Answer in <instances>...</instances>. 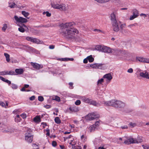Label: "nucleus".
Listing matches in <instances>:
<instances>
[{
  "instance_id": "f257e3e1",
  "label": "nucleus",
  "mask_w": 149,
  "mask_h": 149,
  "mask_svg": "<svg viewBox=\"0 0 149 149\" xmlns=\"http://www.w3.org/2000/svg\"><path fill=\"white\" fill-rule=\"evenodd\" d=\"M74 25V23L73 22L60 24V29L59 30L60 34L67 38L74 37L75 33H79L78 31L73 28V26Z\"/></svg>"
},
{
  "instance_id": "f03ea898",
  "label": "nucleus",
  "mask_w": 149,
  "mask_h": 149,
  "mask_svg": "<svg viewBox=\"0 0 149 149\" xmlns=\"http://www.w3.org/2000/svg\"><path fill=\"white\" fill-rule=\"evenodd\" d=\"M112 53L114 55L121 56L127 57L129 56V54L127 52L117 49H112Z\"/></svg>"
},
{
  "instance_id": "7ed1b4c3",
  "label": "nucleus",
  "mask_w": 149,
  "mask_h": 149,
  "mask_svg": "<svg viewBox=\"0 0 149 149\" xmlns=\"http://www.w3.org/2000/svg\"><path fill=\"white\" fill-rule=\"evenodd\" d=\"M51 5L53 8L59 10H60L66 11L67 9V6L65 4H59L54 2L51 3Z\"/></svg>"
},
{
  "instance_id": "20e7f679",
  "label": "nucleus",
  "mask_w": 149,
  "mask_h": 149,
  "mask_svg": "<svg viewBox=\"0 0 149 149\" xmlns=\"http://www.w3.org/2000/svg\"><path fill=\"white\" fill-rule=\"evenodd\" d=\"M112 27L113 31L118 32L119 30V24L120 22L118 19H111Z\"/></svg>"
},
{
  "instance_id": "39448f33",
  "label": "nucleus",
  "mask_w": 149,
  "mask_h": 149,
  "mask_svg": "<svg viewBox=\"0 0 149 149\" xmlns=\"http://www.w3.org/2000/svg\"><path fill=\"white\" fill-rule=\"evenodd\" d=\"M81 99L83 102L85 103L92 104L94 106H96L97 104V103L95 101L85 96L81 97Z\"/></svg>"
},
{
  "instance_id": "423d86ee",
  "label": "nucleus",
  "mask_w": 149,
  "mask_h": 149,
  "mask_svg": "<svg viewBox=\"0 0 149 149\" xmlns=\"http://www.w3.org/2000/svg\"><path fill=\"white\" fill-rule=\"evenodd\" d=\"M31 132V130L29 129L25 134V140L29 143H31L33 141V136Z\"/></svg>"
},
{
  "instance_id": "0eeeda50",
  "label": "nucleus",
  "mask_w": 149,
  "mask_h": 149,
  "mask_svg": "<svg viewBox=\"0 0 149 149\" xmlns=\"http://www.w3.org/2000/svg\"><path fill=\"white\" fill-rule=\"evenodd\" d=\"M16 23L18 25L21 26L22 24L27 22V19H15ZM18 30L20 32L23 33L24 32V29L22 27H20L18 28Z\"/></svg>"
},
{
  "instance_id": "6e6552de",
  "label": "nucleus",
  "mask_w": 149,
  "mask_h": 149,
  "mask_svg": "<svg viewBox=\"0 0 149 149\" xmlns=\"http://www.w3.org/2000/svg\"><path fill=\"white\" fill-rule=\"evenodd\" d=\"M90 66L93 68H98L104 70L106 68L104 64L102 63H95L91 65Z\"/></svg>"
},
{
  "instance_id": "1a4fd4ad",
  "label": "nucleus",
  "mask_w": 149,
  "mask_h": 149,
  "mask_svg": "<svg viewBox=\"0 0 149 149\" xmlns=\"http://www.w3.org/2000/svg\"><path fill=\"white\" fill-rule=\"evenodd\" d=\"M99 115L97 114L93 113L91 114H88L86 116V119L89 120H91L94 119L99 118Z\"/></svg>"
},
{
  "instance_id": "9d476101",
  "label": "nucleus",
  "mask_w": 149,
  "mask_h": 149,
  "mask_svg": "<svg viewBox=\"0 0 149 149\" xmlns=\"http://www.w3.org/2000/svg\"><path fill=\"white\" fill-rule=\"evenodd\" d=\"M125 106L124 103L120 101H115L114 107L118 108H123Z\"/></svg>"
},
{
  "instance_id": "9b49d317",
  "label": "nucleus",
  "mask_w": 149,
  "mask_h": 149,
  "mask_svg": "<svg viewBox=\"0 0 149 149\" xmlns=\"http://www.w3.org/2000/svg\"><path fill=\"white\" fill-rule=\"evenodd\" d=\"M115 100H113L107 101H104L103 103L105 106H113L114 107Z\"/></svg>"
},
{
  "instance_id": "f8f14e48",
  "label": "nucleus",
  "mask_w": 149,
  "mask_h": 149,
  "mask_svg": "<svg viewBox=\"0 0 149 149\" xmlns=\"http://www.w3.org/2000/svg\"><path fill=\"white\" fill-rule=\"evenodd\" d=\"M124 143L127 144L136 143V139H134L132 137H129L127 140L125 141Z\"/></svg>"
},
{
  "instance_id": "ddd939ff",
  "label": "nucleus",
  "mask_w": 149,
  "mask_h": 149,
  "mask_svg": "<svg viewBox=\"0 0 149 149\" xmlns=\"http://www.w3.org/2000/svg\"><path fill=\"white\" fill-rule=\"evenodd\" d=\"M31 65L33 67V68L37 70H39L42 68L43 67L42 65L38 64L36 63L31 62Z\"/></svg>"
},
{
  "instance_id": "4468645a",
  "label": "nucleus",
  "mask_w": 149,
  "mask_h": 149,
  "mask_svg": "<svg viewBox=\"0 0 149 149\" xmlns=\"http://www.w3.org/2000/svg\"><path fill=\"white\" fill-rule=\"evenodd\" d=\"M136 60L140 62L149 63V58L138 57H136Z\"/></svg>"
},
{
  "instance_id": "2eb2a0df",
  "label": "nucleus",
  "mask_w": 149,
  "mask_h": 149,
  "mask_svg": "<svg viewBox=\"0 0 149 149\" xmlns=\"http://www.w3.org/2000/svg\"><path fill=\"white\" fill-rule=\"evenodd\" d=\"M112 49L109 47L103 46L102 52L107 53H112Z\"/></svg>"
},
{
  "instance_id": "dca6fc26",
  "label": "nucleus",
  "mask_w": 149,
  "mask_h": 149,
  "mask_svg": "<svg viewBox=\"0 0 149 149\" xmlns=\"http://www.w3.org/2000/svg\"><path fill=\"white\" fill-rule=\"evenodd\" d=\"M133 15H131L130 19H134L137 17L139 15L138 11L136 9H134L132 10Z\"/></svg>"
},
{
  "instance_id": "f3484780",
  "label": "nucleus",
  "mask_w": 149,
  "mask_h": 149,
  "mask_svg": "<svg viewBox=\"0 0 149 149\" xmlns=\"http://www.w3.org/2000/svg\"><path fill=\"white\" fill-rule=\"evenodd\" d=\"M140 76L142 77L149 79L148 73L145 70L143 72H141L139 74Z\"/></svg>"
},
{
  "instance_id": "a211bd4d",
  "label": "nucleus",
  "mask_w": 149,
  "mask_h": 149,
  "mask_svg": "<svg viewBox=\"0 0 149 149\" xmlns=\"http://www.w3.org/2000/svg\"><path fill=\"white\" fill-rule=\"evenodd\" d=\"M8 7L11 8H14L15 7L19 8L18 6L15 3L13 0H11L8 2Z\"/></svg>"
},
{
  "instance_id": "6ab92c4d",
  "label": "nucleus",
  "mask_w": 149,
  "mask_h": 149,
  "mask_svg": "<svg viewBox=\"0 0 149 149\" xmlns=\"http://www.w3.org/2000/svg\"><path fill=\"white\" fill-rule=\"evenodd\" d=\"M103 78L107 79V82L109 83L112 79V77L110 73L105 74L103 76Z\"/></svg>"
},
{
  "instance_id": "aec40b11",
  "label": "nucleus",
  "mask_w": 149,
  "mask_h": 149,
  "mask_svg": "<svg viewBox=\"0 0 149 149\" xmlns=\"http://www.w3.org/2000/svg\"><path fill=\"white\" fill-rule=\"evenodd\" d=\"M24 72V70L22 68L16 69L15 70L16 75L21 74Z\"/></svg>"
},
{
  "instance_id": "412c9836",
  "label": "nucleus",
  "mask_w": 149,
  "mask_h": 149,
  "mask_svg": "<svg viewBox=\"0 0 149 149\" xmlns=\"http://www.w3.org/2000/svg\"><path fill=\"white\" fill-rule=\"evenodd\" d=\"M95 125H92L89 127L88 128V131L90 132H92L95 131L96 129V127Z\"/></svg>"
},
{
  "instance_id": "4be33fe9",
  "label": "nucleus",
  "mask_w": 149,
  "mask_h": 149,
  "mask_svg": "<svg viewBox=\"0 0 149 149\" xmlns=\"http://www.w3.org/2000/svg\"><path fill=\"white\" fill-rule=\"evenodd\" d=\"M32 42L37 44H42V41H40L39 39L34 38H33Z\"/></svg>"
},
{
  "instance_id": "5701e85b",
  "label": "nucleus",
  "mask_w": 149,
  "mask_h": 149,
  "mask_svg": "<svg viewBox=\"0 0 149 149\" xmlns=\"http://www.w3.org/2000/svg\"><path fill=\"white\" fill-rule=\"evenodd\" d=\"M59 60L62 61H73L74 60L73 58H64L59 59Z\"/></svg>"
},
{
  "instance_id": "b1692460",
  "label": "nucleus",
  "mask_w": 149,
  "mask_h": 149,
  "mask_svg": "<svg viewBox=\"0 0 149 149\" xmlns=\"http://www.w3.org/2000/svg\"><path fill=\"white\" fill-rule=\"evenodd\" d=\"M33 121L35 122L39 123L40 122V117L38 116H36L33 118Z\"/></svg>"
},
{
  "instance_id": "393cba45",
  "label": "nucleus",
  "mask_w": 149,
  "mask_h": 149,
  "mask_svg": "<svg viewBox=\"0 0 149 149\" xmlns=\"http://www.w3.org/2000/svg\"><path fill=\"white\" fill-rule=\"evenodd\" d=\"M52 100L56 101L59 102L60 101V99L59 97L57 96H54L52 98Z\"/></svg>"
},
{
  "instance_id": "a878e982",
  "label": "nucleus",
  "mask_w": 149,
  "mask_h": 149,
  "mask_svg": "<svg viewBox=\"0 0 149 149\" xmlns=\"http://www.w3.org/2000/svg\"><path fill=\"white\" fill-rule=\"evenodd\" d=\"M4 55L6 58V61L8 62H9L10 61V55L7 53H4Z\"/></svg>"
},
{
  "instance_id": "bb28decb",
  "label": "nucleus",
  "mask_w": 149,
  "mask_h": 149,
  "mask_svg": "<svg viewBox=\"0 0 149 149\" xmlns=\"http://www.w3.org/2000/svg\"><path fill=\"white\" fill-rule=\"evenodd\" d=\"M87 58L89 62L90 63L93 62L94 60V58L92 57V55L88 56Z\"/></svg>"
},
{
  "instance_id": "cd10ccee",
  "label": "nucleus",
  "mask_w": 149,
  "mask_h": 149,
  "mask_svg": "<svg viewBox=\"0 0 149 149\" xmlns=\"http://www.w3.org/2000/svg\"><path fill=\"white\" fill-rule=\"evenodd\" d=\"M142 141L143 140L141 137H138L137 139H136V143H141L142 142Z\"/></svg>"
},
{
  "instance_id": "c85d7f7f",
  "label": "nucleus",
  "mask_w": 149,
  "mask_h": 149,
  "mask_svg": "<svg viewBox=\"0 0 149 149\" xmlns=\"http://www.w3.org/2000/svg\"><path fill=\"white\" fill-rule=\"evenodd\" d=\"M102 47L101 45H97L96 46L95 49L97 51H102Z\"/></svg>"
},
{
  "instance_id": "c756f323",
  "label": "nucleus",
  "mask_w": 149,
  "mask_h": 149,
  "mask_svg": "<svg viewBox=\"0 0 149 149\" xmlns=\"http://www.w3.org/2000/svg\"><path fill=\"white\" fill-rule=\"evenodd\" d=\"M55 122L57 124H59L61 123V120H60L58 117H56L54 119Z\"/></svg>"
},
{
  "instance_id": "7c9ffc66",
  "label": "nucleus",
  "mask_w": 149,
  "mask_h": 149,
  "mask_svg": "<svg viewBox=\"0 0 149 149\" xmlns=\"http://www.w3.org/2000/svg\"><path fill=\"white\" fill-rule=\"evenodd\" d=\"M69 144L72 145V147L73 149H75V145L76 144V143L75 142L74 140L72 141V142L70 143Z\"/></svg>"
},
{
  "instance_id": "2f4dec72",
  "label": "nucleus",
  "mask_w": 149,
  "mask_h": 149,
  "mask_svg": "<svg viewBox=\"0 0 149 149\" xmlns=\"http://www.w3.org/2000/svg\"><path fill=\"white\" fill-rule=\"evenodd\" d=\"M7 74L9 75H16L15 72L12 70H10V71H7Z\"/></svg>"
},
{
  "instance_id": "473e14b6",
  "label": "nucleus",
  "mask_w": 149,
  "mask_h": 149,
  "mask_svg": "<svg viewBox=\"0 0 149 149\" xmlns=\"http://www.w3.org/2000/svg\"><path fill=\"white\" fill-rule=\"evenodd\" d=\"M22 13L24 16L26 17H27L29 15V13L26 12L24 11H23L22 12Z\"/></svg>"
},
{
  "instance_id": "72a5a7b5",
  "label": "nucleus",
  "mask_w": 149,
  "mask_h": 149,
  "mask_svg": "<svg viewBox=\"0 0 149 149\" xmlns=\"http://www.w3.org/2000/svg\"><path fill=\"white\" fill-rule=\"evenodd\" d=\"M20 119L19 117V115H17L15 118V121L16 122H19L20 121Z\"/></svg>"
},
{
  "instance_id": "f704fd0d",
  "label": "nucleus",
  "mask_w": 149,
  "mask_h": 149,
  "mask_svg": "<svg viewBox=\"0 0 149 149\" xmlns=\"http://www.w3.org/2000/svg\"><path fill=\"white\" fill-rule=\"evenodd\" d=\"M140 16L141 17H143V18H149V15L148 14H145L143 13H141L140 14Z\"/></svg>"
},
{
  "instance_id": "c9c22d12",
  "label": "nucleus",
  "mask_w": 149,
  "mask_h": 149,
  "mask_svg": "<svg viewBox=\"0 0 149 149\" xmlns=\"http://www.w3.org/2000/svg\"><path fill=\"white\" fill-rule=\"evenodd\" d=\"M104 82V79L102 78L100 79H99L97 81V85H98L100 84H102V83Z\"/></svg>"
},
{
  "instance_id": "e433bc0d",
  "label": "nucleus",
  "mask_w": 149,
  "mask_h": 149,
  "mask_svg": "<svg viewBox=\"0 0 149 149\" xmlns=\"http://www.w3.org/2000/svg\"><path fill=\"white\" fill-rule=\"evenodd\" d=\"M73 137V136H72L70 135L69 136H68V137H65L64 138V141H65L68 140H68H70Z\"/></svg>"
},
{
  "instance_id": "4c0bfd02",
  "label": "nucleus",
  "mask_w": 149,
  "mask_h": 149,
  "mask_svg": "<svg viewBox=\"0 0 149 149\" xmlns=\"http://www.w3.org/2000/svg\"><path fill=\"white\" fill-rule=\"evenodd\" d=\"M7 28V24H3V27L2 28V30L3 31H5L6 30Z\"/></svg>"
},
{
  "instance_id": "58836bf2",
  "label": "nucleus",
  "mask_w": 149,
  "mask_h": 149,
  "mask_svg": "<svg viewBox=\"0 0 149 149\" xmlns=\"http://www.w3.org/2000/svg\"><path fill=\"white\" fill-rule=\"evenodd\" d=\"M43 15L46 14V15L47 17H50L51 16V13H49V12H44L43 13Z\"/></svg>"
},
{
  "instance_id": "ea45409f",
  "label": "nucleus",
  "mask_w": 149,
  "mask_h": 149,
  "mask_svg": "<svg viewBox=\"0 0 149 149\" xmlns=\"http://www.w3.org/2000/svg\"><path fill=\"white\" fill-rule=\"evenodd\" d=\"M33 38L27 36L26 37V39L28 41L31 42H32Z\"/></svg>"
},
{
  "instance_id": "a19ab883",
  "label": "nucleus",
  "mask_w": 149,
  "mask_h": 149,
  "mask_svg": "<svg viewBox=\"0 0 149 149\" xmlns=\"http://www.w3.org/2000/svg\"><path fill=\"white\" fill-rule=\"evenodd\" d=\"M7 71H4L2 72H0V75H7Z\"/></svg>"
},
{
  "instance_id": "79ce46f5",
  "label": "nucleus",
  "mask_w": 149,
  "mask_h": 149,
  "mask_svg": "<svg viewBox=\"0 0 149 149\" xmlns=\"http://www.w3.org/2000/svg\"><path fill=\"white\" fill-rule=\"evenodd\" d=\"M11 87L13 88V89H17V85L14 84H12Z\"/></svg>"
},
{
  "instance_id": "37998d69",
  "label": "nucleus",
  "mask_w": 149,
  "mask_h": 149,
  "mask_svg": "<svg viewBox=\"0 0 149 149\" xmlns=\"http://www.w3.org/2000/svg\"><path fill=\"white\" fill-rule=\"evenodd\" d=\"M129 125L132 127H134L136 125V123H133L132 122H130L129 123Z\"/></svg>"
},
{
  "instance_id": "c03bdc74",
  "label": "nucleus",
  "mask_w": 149,
  "mask_h": 149,
  "mask_svg": "<svg viewBox=\"0 0 149 149\" xmlns=\"http://www.w3.org/2000/svg\"><path fill=\"white\" fill-rule=\"evenodd\" d=\"M69 109L72 112H76L78 111L77 109L76 110L75 109V108H74L70 107L69 108Z\"/></svg>"
},
{
  "instance_id": "a18cd8bd",
  "label": "nucleus",
  "mask_w": 149,
  "mask_h": 149,
  "mask_svg": "<svg viewBox=\"0 0 149 149\" xmlns=\"http://www.w3.org/2000/svg\"><path fill=\"white\" fill-rule=\"evenodd\" d=\"M100 143V140L99 138H96L95 139L94 141V143L95 144H97V142Z\"/></svg>"
},
{
  "instance_id": "49530a36",
  "label": "nucleus",
  "mask_w": 149,
  "mask_h": 149,
  "mask_svg": "<svg viewBox=\"0 0 149 149\" xmlns=\"http://www.w3.org/2000/svg\"><path fill=\"white\" fill-rule=\"evenodd\" d=\"M38 100L39 101L42 102L44 100V98L42 96H39L38 97Z\"/></svg>"
},
{
  "instance_id": "de8ad7c7",
  "label": "nucleus",
  "mask_w": 149,
  "mask_h": 149,
  "mask_svg": "<svg viewBox=\"0 0 149 149\" xmlns=\"http://www.w3.org/2000/svg\"><path fill=\"white\" fill-rule=\"evenodd\" d=\"M110 0H100V3H106L107 2H108L110 1Z\"/></svg>"
},
{
  "instance_id": "09e8293b",
  "label": "nucleus",
  "mask_w": 149,
  "mask_h": 149,
  "mask_svg": "<svg viewBox=\"0 0 149 149\" xmlns=\"http://www.w3.org/2000/svg\"><path fill=\"white\" fill-rule=\"evenodd\" d=\"M20 116L23 118L25 119L26 118V114L25 113H22L20 115Z\"/></svg>"
},
{
  "instance_id": "8fccbe9b",
  "label": "nucleus",
  "mask_w": 149,
  "mask_h": 149,
  "mask_svg": "<svg viewBox=\"0 0 149 149\" xmlns=\"http://www.w3.org/2000/svg\"><path fill=\"white\" fill-rule=\"evenodd\" d=\"M57 145L56 142L55 141H53L52 143V145L54 147H55Z\"/></svg>"
},
{
  "instance_id": "3c124183",
  "label": "nucleus",
  "mask_w": 149,
  "mask_h": 149,
  "mask_svg": "<svg viewBox=\"0 0 149 149\" xmlns=\"http://www.w3.org/2000/svg\"><path fill=\"white\" fill-rule=\"evenodd\" d=\"M111 19H116V17L114 13H112L111 15Z\"/></svg>"
},
{
  "instance_id": "603ef678",
  "label": "nucleus",
  "mask_w": 149,
  "mask_h": 149,
  "mask_svg": "<svg viewBox=\"0 0 149 149\" xmlns=\"http://www.w3.org/2000/svg\"><path fill=\"white\" fill-rule=\"evenodd\" d=\"M133 71V70L132 68H130L127 70V72L129 73H132Z\"/></svg>"
},
{
  "instance_id": "864d4df0",
  "label": "nucleus",
  "mask_w": 149,
  "mask_h": 149,
  "mask_svg": "<svg viewBox=\"0 0 149 149\" xmlns=\"http://www.w3.org/2000/svg\"><path fill=\"white\" fill-rule=\"evenodd\" d=\"M81 104V101L79 100H78L75 102V104L77 105H79Z\"/></svg>"
},
{
  "instance_id": "5fc2aeb1",
  "label": "nucleus",
  "mask_w": 149,
  "mask_h": 149,
  "mask_svg": "<svg viewBox=\"0 0 149 149\" xmlns=\"http://www.w3.org/2000/svg\"><path fill=\"white\" fill-rule=\"evenodd\" d=\"M99 123H100V121H97L95 122V124H93V125H95V126L96 127V128L97 127H98L99 126Z\"/></svg>"
},
{
  "instance_id": "6e6d98bb",
  "label": "nucleus",
  "mask_w": 149,
  "mask_h": 149,
  "mask_svg": "<svg viewBox=\"0 0 149 149\" xmlns=\"http://www.w3.org/2000/svg\"><path fill=\"white\" fill-rule=\"evenodd\" d=\"M74 140V139L73 138V137L70 140H68V143H69V144L70 143L72 142V141H73Z\"/></svg>"
},
{
  "instance_id": "4d7b16f0",
  "label": "nucleus",
  "mask_w": 149,
  "mask_h": 149,
  "mask_svg": "<svg viewBox=\"0 0 149 149\" xmlns=\"http://www.w3.org/2000/svg\"><path fill=\"white\" fill-rule=\"evenodd\" d=\"M46 131L47 132L46 135L47 136H49L50 135L49 130V129H47L46 130Z\"/></svg>"
},
{
  "instance_id": "13d9d810",
  "label": "nucleus",
  "mask_w": 149,
  "mask_h": 149,
  "mask_svg": "<svg viewBox=\"0 0 149 149\" xmlns=\"http://www.w3.org/2000/svg\"><path fill=\"white\" fill-rule=\"evenodd\" d=\"M142 146L144 149H149V146L142 145Z\"/></svg>"
},
{
  "instance_id": "bf43d9fd",
  "label": "nucleus",
  "mask_w": 149,
  "mask_h": 149,
  "mask_svg": "<svg viewBox=\"0 0 149 149\" xmlns=\"http://www.w3.org/2000/svg\"><path fill=\"white\" fill-rule=\"evenodd\" d=\"M126 26V25L125 24H122L120 26V28L122 29H123V28H125Z\"/></svg>"
},
{
  "instance_id": "052dcab7",
  "label": "nucleus",
  "mask_w": 149,
  "mask_h": 149,
  "mask_svg": "<svg viewBox=\"0 0 149 149\" xmlns=\"http://www.w3.org/2000/svg\"><path fill=\"white\" fill-rule=\"evenodd\" d=\"M0 79L5 82H6V79L5 78L1 76L0 77Z\"/></svg>"
},
{
  "instance_id": "680f3d73",
  "label": "nucleus",
  "mask_w": 149,
  "mask_h": 149,
  "mask_svg": "<svg viewBox=\"0 0 149 149\" xmlns=\"http://www.w3.org/2000/svg\"><path fill=\"white\" fill-rule=\"evenodd\" d=\"M49 48L50 49H53L54 48V46L53 45H50Z\"/></svg>"
},
{
  "instance_id": "e2e57ef3",
  "label": "nucleus",
  "mask_w": 149,
  "mask_h": 149,
  "mask_svg": "<svg viewBox=\"0 0 149 149\" xmlns=\"http://www.w3.org/2000/svg\"><path fill=\"white\" fill-rule=\"evenodd\" d=\"M6 82L9 85L11 84V82L8 79H6Z\"/></svg>"
},
{
  "instance_id": "0e129e2a",
  "label": "nucleus",
  "mask_w": 149,
  "mask_h": 149,
  "mask_svg": "<svg viewBox=\"0 0 149 149\" xmlns=\"http://www.w3.org/2000/svg\"><path fill=\"white\" fill-rule=\"evenodd\" d=\"M88 59L87 58H85L83 62L84 63H86L88 62Z\"/></svg>"
},
{
  "instance_id": "69168bd1",
  "label": "nucleus",
  "mask_w": 149,
  "mask_h": 149,
  "mask_svg": "<svg viewBox=\"0 0 149 149\" xmlns=\"http://www.w3.org/2000/svg\"><path fill=\"white\" fill-rule=\"evenodd\" d=\"M0 105L3 107L4 106H5V104L3 102H0Z\"/></svg>"
},
{
  "instance_id": "338daca9",
  "label": "nucleus",
  "mask_w": 149,
  "mask_h": 149,
  "mask_svg": "<svg viewBox=\"0 0 149 149\" xmlns=\"http://www.w3.org/2000/svg\"><path fill=\"white\" fill-rule=\"evenodd\" d=\"M35 96H33L31 97L30 98V100H33L35 99Z\"/></svg>"
},
{
  "instance_id": "774afa93",
  "label": "nucleus",
  "mask_w": 149,
  "mask_h": 149,
  "mask_svg": "<svg viewBox=\"0 0 149 149\" xmlns=\"http://www.w3.org/2000/svg\"><path fill=\"white\" fill-rule=\"evenodd\" d=\"M60 147L61 149H64L65 148V147L63 145H60Z\"/></svg>"
}]
</instances>
